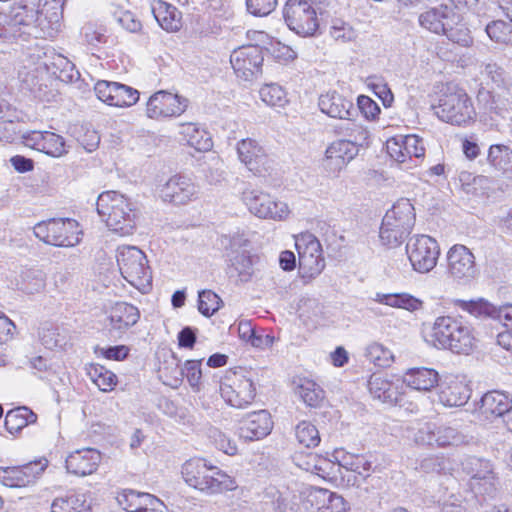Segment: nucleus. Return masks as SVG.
Returning <instances> with one entry per match:
<instances>
[{"mask_svg":"<svg viewBox=\"0 0 512 512\" xmlns=\"http://www.w3.org/2000/svg\"><path fill=\"white\" fill-rule=\"evenodd\" d=\"M426 341L456 354H469L476 345L473 328L461 318L439 316L432 324H424Z\"/></svg>","mask_w":512,"mask_h":512,"instance_id":"1","label":"nucleus"},{"mask_svg":"<svg viewBox=\"0 0 512 512\" xmlns=\"http://www.w3.org/2000/svg\"><path fill=\"white\" fill-rule=\"evenodd\" d=\"M185 483L206 494H217L233 490L234 479L218 467L210 465L203 458L187 460L181 468Z\"/></svg>","mask_w":512,"mask_h":512,"instance_id":"2","label":"nucleus"},{"mask_svg":"<svg viewBox=\"0 0 512 512\" xmlns=\"http://www.w3.org/2000/svg\"><path fill=\"white\" fill-rule=\"evenodd\" d=\"M97 212L112 232L120 235H131L135 229V213L132 203L123 194L116 191H105L97 199Z\"/></svg>","mask_w":512,"mask_h":512,"instance_id":"3","label":"nucleus"},{"mask_svg":"<svg viewBox=\"0 0 512 512\" xmlns=\"http://www.w3.org/2000/svg\"><path fill=\"white\" fill-rule=\"evenodd\" d=\"M434 109L440 120L452 125H465L476 116L471 98L464 89L454 84L446 85Z\"/></svg>","mask_w":512,"mask_h":512,"instance_id":"4","label":"nucleus"},{"mask_svg":"<svg viewBox=\"0 0 512 512\" xmlns=\"http://www.w3.org/2000/svg\"><path fill=\"white\" fill-rule=\"evenodd\" d=\"M117 264L122 277L141 292L151 288L152 275L146 255L136 246L117 249Z\"/></svg>","mask_w":512,"mask_h":512,"instance_id":"5","label":"nucleus"},{"mask_svg":"<svg viewBox=\"0 0 512 512\" xmlns=\"http://www.w3.org/2000/svg\"><path fill=\"white\" fill-rule=\"evenodd\" d=\"M220 394L230 406L243 409L252 404L256 388L244 371H229L220 382Z\"/></svg>","mask_w":512,"mask_h":512,"instance_id":"6","label":"nucleus"},{"mask_svg":"<svg viewBox=\"0 0 512 512\" xmlns=\"http://www.w3.org/2000/svg\"><path fill=\"white\" fill-rule=\"evenodd\" d=\"M242 200L249 212L260 219L284 221L291 213L286 202L280 201L262 190H245Z\"/></svg>","mask_w":512,"mask_h":512,"instance_id":"7","label":"nucleus"},{"mask_svg":"<svg viewBox=\"0 0 512 512\" xmlns=\"http://www.w3.org/2000/svg\"><path fill=\"white\" fill-rule=\"evenodd\" d=\"M283 16L289 29L300 36H313L319 28L316 8L309 0H288Z\"/></svg>","mask_w":512,"mask_h":512,"instance_id":"8","label":"nucleus"},{"mask_svg":"<svg viewBox=\"0 0 512 512\" xmlns=\"http://www.w3.org/2000/svg\"><path fill=\"white\" fill-rule=\"evenodd\" d=\"M406 254L413 270L428 273L437 264L440 247L438 242L428 235H414L406 244Z\"/></svg>","mask_w":512,"mask_h":512,"instance_id":"9","label":"nucleus"},{"mask_svg":"<svg viewBox=\"0 0 512 512\" xmlns=\"http://www.w3.org/2000/svg\"><path fill=\"white\" fill-rule=\"evenodd\" d=\"M295 246L298 252L299 268L304 276L315 277L325 267L322 246L319 240L311 233H301L295 237Z\"/></svg>","mask_w":512,"mask_h":512,"instance_id":"10","label":"nucleus"},{"mask_svg":"<svg viewBox=\"0 0 512 512\" xmlns=\"http://www.w3.org/2000/svg\"><path fill=\"white\" fill-rule=\"evenodd\" d=\"M386 147L390 157L406 169L417 166L425 155L424 141L415 134L395 136L387 141Z\"/></svg>","mask_w":512,"mask_h":512,"instance_id":"11","label":"nucleus"},{"mask_svg":"<svg viewBox=\"0 0 512 512\" xmlns=\"http://www.w3.org/2000/svg\"><path fill=\"white\" fill-rule=\"evenodd\" d=\"M188 99L160 90L152 94L146 103V115L150 119L164 120L182 115L188 107Z\"/></svg>","mask_w":512,"mask_h":512,"instance_id":"12","label":"nucleus"},{"mask_svg":"<svg viewBox=\"0 0 512 512\" xmlns=\"http://www.w3.org/2000/svg\"><path fill=\"white\" fill-rule=\"evenodd\" d=\"M447 273L455 281L468 283L478 274L475 256L462 244H455L446 254Z\"/></svg>","mask_w":512,"mask_h":512,"instance_id":"13","label":"nucleus"},{"mask_svg":"<svg viewBox=\"0 0 512 512\" xmlns=\"http://www.w3.org/2000/svg\"><path fill=\"white\" fill-rule=\"evenodd\" d=\"M358 152L359 148L345 139L333 141L325 150L321 168L326 176L338 177Z\"/></svg>","mask_w":512,"mask_h":512,"instance_id":"14","label":"nucleus"},{"mask_svg":"<svg viewBox=\"0 0 512 512\" xmlns=\"http://www.w3.org/2000/svg\"><path fill=\"white\" fill-rule=\"evenodd\" d=\"M263 50L258 45H247L235 49L230 56V63L238 78L251 80L261 72Z\"/></svg>","mask_w":512,"mask_h":512,"instance_id":"15","label":"nucleus"},{"mask_svg":"<svg viewBox=\"0 0 512 512\" xmlns=\"http://www.w3.org/2000/svg\"><path fill=\"white\" fill-rule=\"evenodd\" d=\"M94 90L98 99L110 106L130 107L139 100L136 89L118 82L100 80Z\"/></svg>","mask_w":512,"mask_h":512,"instance_id":"16","label":"nucleus"},{"mask_svg":"<svg viewBox=\"0 0 512 512\" xmlns=\"http://www.w3.org/2000/svg\"><path fill=\"white\" fill-rule=\"evenodd\" d=\"M199 192V186L191 178L175 175L161 187L160 197L164 202L185 205L198 199Z\"/></svg>","mask_w":512,"mask_h":512,"instance_id":"17","label":"nucleus"},{"mask_svg":"<svg viewBox=\"0 0 512 512\" xmlns=\"http://www.w3.org/2000/svg\"><path fill=\"white\" fill-rule=\"evenodd\" d=\"M418 20L421 27L435 34H442L447 26L460 22L461 15L455 11L453 5L441 4L421 13Z\"/></svg>","mask_w":512,"mask_h":512,"instance_id":"18","label":"nucleus"},{"mask_svg":"<svg viewBox=\"0 0 512 512\" xmlns=\"http://www.w3.org/2000/svg\"><path fill=\"white\" fill-rule=\"evenodd\" d=\"M439 401L447 407H460L467 403L470 398V388L463 378L458 376H446L438 384Z\"/></svg>","mask_w":512,"mask_h":512,"instance_id":"19","label":"nucleus"},{"mask_svg":"<svg viewBox=\"0 0 512 512\" xmlns=\"http://www.w3.org/2000/svg\"><path fill=\"white\" fill-rule=\"evenodd\" d=\"M239 160L254 173L261 174L269 168V158L265 149L254 139L246 138L238 142Z\"/></svg>","mask_w":512,"mask_h":512,"instance_id":"20","label":"nucleus"},{"mask_svg":"<svg viewBox=\"0 0 512 512\" xmlns=\"http://www.w3.org/2000/svg\"><path fill=\"white\" fill-rule=\"evenodd\" d=\"M273 422L266 410H259L246 415L239 426V437L246 441L260 440L272 430Z\"/></svg>","mask_w":512,"mask_h":512,"instance_id":"21","label":"nucleus"},{"mask_svg":"<svg viewBox=\"0 0 512 512\" xmlns=\"http://www.w3.org/2000/svg\"><path fill=\"white\" fill-rule=\"evenodd\" d=\"M463 469L471 475V487L479 493H489L494 487V473L490 461L470 457L463 463Z\"/></svg>","mask_w":512,"mask_h":512,"instance_id":"22","label":"nucleus"},{"mask_svg":"<svg viewBox=\"0 0 512 512\" xmlns=\"http://www.w3.org/2000/svg\"><path fill=\"white\" fill-rule=\"evenodd\" d=\"M11 22L14 26H24L28 30L24 31L34 37L52 36V32H45L43 19L39 16V10L29 5H14L10 12Z\"/></svg>","mask_w":512,"mask_h":512,"instance_id":"23","label":"nucleus"},{"mask_svg":"<svg viewBox=\"0 0 512 512\" xmlns=\"http://www.w3.org/2000/svg\"><path fill=\"white\" fill-rule=\"evenodd\" d=\"M38 464H26L23 466L0 467V482L10 488L26 487L32 484L43 467L37 468Z\"/></svg>","mask_w":512,"mask_h":512,"instance_id":"24","label":"nucleus"},{"mask_svg":"<svg viewBox=\"0 0 512 512\" xmlns=\"http://www.w3.org/2000/svg\"><path fill=\"white\" fill-rule=\"evenodd\" d=\"M101 460L100 453L92 448L76 450L66 459V469L76 476L90 475L96 471Z\"/></svg>","mask_w":512,"mask_h":512,"instance_id":"25","label":"nucleus"},{"mask_svg":"<svg viewBox=\"0 0 512 512\" xmlns=\"http://www.w3.org/2000/svg\"><path fill=\"white\" fill-rule=\"evenodd\" d=\"M318 105L323 113L332 118L351 120L357 113L353 102L336 92L321 95Z\"/></svg>","mask_w":512,"mask_h":512,"instance_id":"26","label":"nucleus"},{"mask_svg":"<svg viewBox=\"0 0 512 512\" xmlns=\"http://www.w3.org/2000/svg\"><path fill=\"white\" fill-rule=\"evenodd\" d=\"M117 500L127 512H158L163 506L155 496L134 490H125Z\"/></svg>","mask_w":512,"mask_h":512,"instance_id":"27","label":"nucleus"},{"mask_svg":"<svg viewBox=\"0 0 512 512\" xmlns=\"http://www.w3.org/2000/svg\"><path fill=\"white\" fill-rule=\"evenodd\" d=\"M51 245L73 247L80 242L79 224L73 219H52Z\"/></svg>","mask_w":512,"mask_h":512,"instance_id":"28","label":"nucleus"},{"mask_svg":"<svg viewBox=\"0 0 512 512\" xmlns=\"http://www.w3.org/2000/svg\"><path fill=\"white\" fill-rule=\"evenodd\" d=\"M44 58L39 62V66H43L47 71L51 72L55 77L64 82H71L78 78V71L75 65L65 56L55 53L53 50L44 52Z\"/></svg>","mask_w":512,"mask_h":512,"instance_id":"29","label":"nucleus"},{"mask_svg":"<svg viewBox=\"0 0 512 512\" xmlns=\"http://www.w3.org/2000/svg\"><path fill=\"white\" fill-rule=\"evenodd\" d=\"M402 381L413 390L427 392L439 384V374L431 368L415 367L403 374Z\"/></svg>","mask_w":512,"mask_h":512,"instance_id":"30","label":"nucleus"},{"mask_svg":"<svg viewBox=\"0 0 512 512\" xmlns=\"http://www.w3.org/2000/svg\"><path fill=\"white\" fill-rule=\"evenodd\" d=\"M140 318L137 307L126 302H117L111 307L109 322L113 330L124 333L134 326Z\"/></svg>","mask_w":512,"mask_h":512,"instance_id":"31","label":"nucleus"},{"mask_svg":"<svg viewBox=\"0 0 512 512\" xmlns=\"http://www.w3.org/2000/svg\"><path fill=\"white\" fill-rule=\"evenodd\" d=\"M387 224L411 231L415 224V209L409 199H399L384 216Z\"/></svg>","mask_w":512,"mask_h":512,"instance_id":"32","label":"nucleus"},{"mask_svg":"<svg viewBox=\"0 0 512 512\" xmlns=\"http://www.w3.org/2000/svg\"><path fill=\"white\" fill-rule=\"evenodd\" d=\"M152 13L161 28L167 32H177L181 29L182 14L175 6L157 0L152 4Z\"/></svg>","mask_w":512,"mask_h":512,"instance_id":"33","label":"nucleus"},{"mask_svg":"<svg viewBox=\"0 0 512 512\" xmlns=\"http://www.w3.org/2000/svg\"><path fill=\"white\" fill-rule=\"evenodd\" d=\"M511 400L500 391H489L481 399L480 413L486 419L496 417L504 418L505 414L511 408Z\"/></svg>","mask_w":512,"mask_h":512,"instance_id":"34","label":"nucleus"},{"mask_svg":"<svg viewBox=\"0 0 512 512\" xmlns=\"http://www.w3.org/2000/svg\"><path fill=\"white\" fill-rule=\"evenodd\" d=\"M310 497L320 512H345L348 507L341 495L324 488H314Z\"/></svg>","mask_w":512,"mask_h":512,"instance_id":"35","label":"nucleus"},{"mask_svg":"<svg viewBox=\"0 0 512 512\" xmlns=\"http://www.w3.org/2000/svg\"><path fill=\"white\" fill-rule=\"evenodd\" d=\"M180 134L187 144L197 151H209L213 146L209 133L196 123L181 124Z\"/></svg>","mask_w":512,"mask_h":512,"instance_id":"36","label":"nucleus"},{"mask_svg":"<svg viewBox=\"0 0 512 512\" xmlns=\"http://www.w3.org/2000/svg\"><path fill=\"white\" fill-rule=\"evenodd\" d=\"M368 389L373 398L383 403L394 404L398 401L395 385L387 378L373 374L368 381Z\"/></svg>","mask_w":512,"mask_h":512,"instance_id":"37","label":"nucleus"},{"mask_svg":"<svg viewBox=\"0 0 512 512\" xmlns=\"http://www.w3.org/2000/svg\"><path fill=\"white\" fill-rule=\"evenodd\" d=\"M36 421L37 415L29 407L19 406L7 412L5 428L9 433L16 434Z\"/></svg>","mask_w":512,"mask_h":512,"instance_id":"38","label":"nucleus"},{"mask_svg":"<svg viewBox=\"0 0 512 512\" xmlns=\"http://www.w3.org/2000/svg\"><path fill=\"white\" fill-rule=\"evenodd\" d=\"M51 512H91V505L85 494L69 493L53 500Z\"/></svg>","mask_w":512,"mask_h":512,"instance_id":"39","label":"nucleus"},{"mask_svg":"<svg viewBox=\"0 0 512 512\" xmlns=\"http://www.w3.org/2000/svg\"><path fill=\"white\" fill-rule=\"evenodd\" d=\"M375 301L398 309H404L409 312H415L422 309L423 301L419 298L414 297L409 293H395V294H384L377 293L375 295Z\"/></svg>","mask_w":512,"mask_h":512,"instance_id":"40","label":"nucleus"},{"mask_svg":"<svg viewBox=\"0 0 512 512\" xmlns=\"http://www.w3.org/2000/svg\"><path fill=\"white\" fill-rule=\"evenodd\" d=\"M296 395L309 407H320L325 399L324 390L315 381L301 379L295 389Z\"/></svg>","mask_w":512,"mask_h":512,"instance_id":"41","label":"nucleus"},{"mask_svg":"<svg viewBox=\"0 0 512 512\" xmlns=\"http://www.w3.org/2000/svg\"><path fill=\"white\" fill-rule=\"evenodd\" d=\"M338 465L349 471H353L363 477L369 476L372 463L364 455H355L346 452H337L334 456Z\"/></svg>","mask_w":512,"mask_h":512,"instance_id":"42","label":"nucleus"},{"mask_svg":"<svg viewBox=\"0 0 512 512\" xmlns=\"http://www.w3.org/2000/svg\"><path fill=\"white\" fill-rule=\"evenodd\" d=\"M17 286L26 294L40 293L46 286V275L39 269H27L20 274Z\"/></svg>","mask_w":512,"mask_h":512,"instance_id":"43","label":"nucleus"},{"mask_svg":"<svg viewBox=\"0 0 512 512\" xmlns=\"http://www.w3.org/2000/svg\"><path fill=\"white\" fill-rule=\"evenodd\" d=\"M65 0H40L39 16L43 23L47 22L52 26V30H57L63 14Z\"/></svg>","mask_w":512,"mask_h":512,"instance_id":"44","label":"nucleus"},{"mask_svg":"<svg viewBox=\"0 0 512 512\" xmlns=\"http://www.w3.org/2000/svg\"><path fill=\"white\" fill-rule=\"evenodd\" d=\"M435 433V445L437 447L459 446L469 442L466 435L451 426H436Z\"/></svg>","mask_w":512,"mask_h":512,"instance_id":"45","label":"nucleus"},{"mask_svg":"<svg viewBox=\"0 0 512 512\" xmlns=\"http://www.w3.org/2000/svg\"><path fill=\"white\" fill-rule=\"evenodd\" d=\"M91 381L103 392H109L117 384V376L101 365H92L88 370Z\"/></svg>","mask_w":512,"mask_h":512,"instance_id":"46","label":"nucleus"},{"mask_svg":"<svg viewBox=\"0 0 512 512\" xmlns=\"http://www.w3.org/2000/svg\"><path fill=\"white\" fill-rule=\"evenodd\" d=\"M456 305L475 317L495 318L498 307L480 298L478 300H457Z\"/></svg>","mask_w":512,"mask_h":512,"instance_id":"47","label":"nucleus"},{"mask_svg":"<svg viewBox=\"0 0 512 512\" xmlns=\"http://www.w3.org/2000/svg\"><path fill=\"white\" fill-rule=\"evenodd\" d=\"M176 373L178 375L175 376V381H180L185 375L193 390H200L202 378L201 360H187L183 368H176Z\"/></svg>","mask_w":512,"mask_h":512,"instance_id":"48","label":"nucleus"},{"mask_svg":"<svg viewBox=\"0 0 512 512\" xmlns=\"http://www.w3.org/2000/svg\"><path fill=\"white\" fill-rule=\"evenodd\" d=\"M295 436L297 441L307 448L316 447L320 443L319 431L309 421H301L295 427Z\"/></svg>","mask_w":512,"mask_h":512,"instance_id":"49","label":"nucleus"},{"mask_svg":"<svg viewBox=\"0 0 512 512\" xmlns=\"http://www.w3.org/2000/svg\"><path fill=\"white\" fill-rule=\"evenodd\" d=\"M365 356L378 367H388L394 361L392 352L382 344L374 342L367 346Z\"/></svg>","mask_w":512,"mask_h":512,"instance_id":"50","label":"nucleus"},{"mask_svg":"<svg viewBox=\"0 0 512 512\" xmlns=\"http://www.w3.org/2000/svg\"><path fill=\"white\" fill-rule=\"evenodd\" d=\"M411 231H403V229L387 224V220L383 218L380 227L379 238L383 245L388 247H396L403 242Z\"/></svg>","mask_w":512,"mask_h":512,"instance_id":"51","label":"nucleus"},{"mask_svg":"<svg viewBox=\"0 0 512 512\" xmlns=\"http://www.w3.org/2000/svg\"><path fill=\"white\" fill-rule=\"evenodd\" d=\"M41 152L52 157L65 155L67 150L63 137L53 132L44 131Z\"/></svg>","mask_w":512,"mask_h":512,"instance_id":"52","label":"nucleus"},{"mask_svg":"<svg viewBox=\"0 0 512 512\" xmlns=\"http://www.w3.org/2000/svg\"><path fill=\"white\" fill-rule=\"evenodd\" d=\"M261 100L269 106L283 107L287 102L286 92L278 84H266L259 91Z\"/></svg>","mask_w":512,"mask_h":512,"instance_id":"53","label":"nucleus"},{"mask_svg":"<svg viewBox=\"0 0 512 512\" xmlns=\"http://www.w3.org/2000/svg\"><path fill=\"white\" fill-rule=\"evenodd\" d=\"M221 304L220 297L212 290H203L198 295V310L199 312L209 317L216 313Z\"/></svg>","mask_w":512,"mask_h":512,"instance_id":"54","label":"nucleus"},{"mask_svg":"<svg viewBox=\"0 0 512 512\" xmlns=\"http://www.w3.org/2000/svg\"><path fill=\"white\" fill-rule=\"evenodd\" d=\"M460 21H462V19ZM442 34L446 35L450 41L463 47L469 46L473 41L469 29L465 26V24L461 22L453 23L452 25L447 26Z\"/></svg>","mask_w":512,"mask_h":512,"instance_id":"55","label":"nucleus"},{"mask_svg":"<svg viewBox=\"0 0 512 512\" xmlns=\"http://www.w3.org/2000/svg\"><path fill=\"white\" fill-rule=\"evenodd\" d=\"M512 157L511 150L506 145H491L488 151V162L497 169H505Z\"/></svg>","mask_w":512,"mask_h":512,"instance_id":"56","label":"nucleus"},{"mask_svg":"<svg viewBox=\"0 0 512 512\" xmlns=\"http://www.w3.org/2000/svg\"><path fill=\"white\" fill-rule=\"evenodd\" d=\"M230 261L240 280L244 282L249 281L254 272L251 256L243 252L231 258Z\"/></svg>","mask_w":512,"mask_h":512,"instance_id":"57","label":"nucleus"},{"mask_svg":"<svg viewBox=\"0 0 512 512\" xmlns=\"http://www.w3.org/2000/svg\"><path fill=\"white\" fill-rule=\"evenodd\" d=\"M208 437L214 443L217 449L228 455H234L237 452L236 443L226 434L216 427L208 430Z\"/></svg>","mask_w":512,"mask_h":512,"instance_id":"58","label":"nucleus"},{"mask_svg":"<svg viewBox=\"0 0 512 512\" xmlns=\"http://www.w3.org/2000/svg\"><path fill=\"white\" fill-rule=\"evenodd\" d=\"M330 35L335 41L341 43L354 41L357 37V33L353 27L339 19L332 22L330 27Z\"/></svg>","mask_w":512,"mask_h":512,"instance_id":"59","label":"nucleus"},{"mask_svg":"<svg viewBox=\"0 0 512 512\" xmlns=\"http://www.w3.org/2000/svg\"><path fill=\"white\" fill-rule=\"evenodd\" d=\"M489 38L497 43H506L511 34L510 25L503 20H495L486 25Z\"/></svg>","mask_w":512,"mask_h":512,"instance_id":"60","label":"nucleus"},{"mask_svg":"<svg viewBox=\"0 0 512 512\" xmlns=\"http://www.w3.org/2000/svg\"><path fill=\"white\" fill-rule=\"evenodd\" d=\"M419 469L425 473H445L447 461L444 456L430 455L420 461Z\"/></svg>","mask_w":512,"mask_h":512,"instance_id":"61","label":"nucleus"},{"mask_svg":"<svg viewBox=\"0 0 512 512\" xmlns=\"http://www.w3.org/2000/svg\"><path fill=\"white\" fill-rule=\"evenodd\" d=\"M247 10L254 16H267L277 6V0H246Z\"/></svg>","mask_w":512,"mask_h":512,"instance_id":"62","label":"nucleus"},{"mask_svg":"<svg viewBox=\"0 0 512 512\" xmlns=\"http://www.w3.org/2000/svg\"><path fill=\"white\" fill-rule=\"evenodd\" d=\"M348 125L349 126L346 129L349 131L347 134L349 139H345L346 141L351 142L357 148L367 142L369 137V132L367 129L359 124H356L355 122L348 123Z\"/></svg>","mask_w":512,"mask_h":512,"instance_id":"63","label":"nucleus"},{"mask_svg":"<svg viewBox=\"0 0 512 512\" xmlns=\"http://www.w3.org/2000/svg\"><path fill=\"white\" fill-rule=\"evenodd\" d=\"M117 22L131 33L140 32L142 29L141 21L130 11H122L116 17Z\"/></svg>","mask_w":512,"mask_h":512,"instance_id":"64","label":"nucleus"}]
</instances>
